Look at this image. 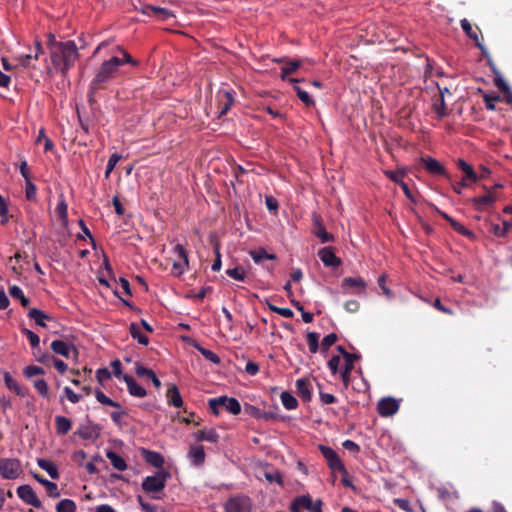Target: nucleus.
Returning <instances> with one entry per match:
<instances>
[{"instance_id": "nucleus-32", "label": "nucleus", "mask_w": 512, "mask_h": 512, "mask_svg": "<svg viewBox=\"0 0 512 512\" xmlns=\"http://www.w3.org/2000/svg\"><path fill=\"white\" fill-rule=\"evenodd\" d=\"M279 62H285L286 65L281 68L280 78L285 80L289 74L294 73L301 65V60H279Z\"/></svg>"}, {"instance_id": "nucleus-5", "label": "nucleus", "mask_w": 512, "mask_h": 512, "mask_svg": "<svg viewBox=\"0 0 512 512\" xmlns=\"http://www.w3.org/2000/svg\"><path fill=\"white\" fill-rule=\"evenodd\" d=\"M21 463L16 458H0V475L4 479L14 480L21 474Z\"/></svg>"}, {"instance_id": "nucleus-28", "label": "nucleus", "mask_w": 512, "mask_h": 512, "mask_svg": "<svg viewBox=\"0 0 512 512\" xmlns=\"http://www.w3.org/2000/svg\"><path fill=\"white\" fill-rule=\"evenodd\" d=\"M37 464L41 469L45 470L52 479H59L60 474L58 467L53 462L47 459L39 458L37 459Z\"/></svg>"}, {"instance_id": "nucleus-46", "label": "nucleus", "mask_w": 512, "mask_h": 512, "mask_svg": "<svg viewBox=\"0 0 512 512\" xmlns=\"http://www.w3.org/2000/svg\"><path fill=\"white\" fill-rule=\"evenodd\" d=\"M318 338H319V335L316 332H308L306 335L309 351L312 354L317 353L319 350Z\"/></svg>"}, {"instance_id": "nucleus-43", "label": "nucleus", "mask_w": 512, "mask_h": 512, "mask_svg": "<svg viewBox=\"0 0 512 512\" xmlns=\"http://www.w3.org/2000/svg\"><path fill=\"white\" fill-rule=\"evenodd\" d=\"M489 64H490V67H491V70L492 72L494 73L495 75V78H494V84L495 86L501 91V92H507L508 89H510V87L508 86V84L505 82V80L502 78L501 74L499 73V71L496 69V67L489 61Z\"/></svg>"}, {"instance_id": "nucleus-54", "label": "nucleus", "mask_w": 512, "mask_h": 512, "mask_svg": "<svg viewBox=\"0 0 512 512\" xmlns=\"http://www.w3.org/2000/svg\"><path fill=\"white\" fill-rule=\"evenodd\" d=\"M22 333L27 337V339L30 342V345L33 348H36V347L39 346L40 338H39V336L36 333H34L33 331H31V330H29L27 328H23L22 329Z\"/></svg>"}, {"instance_id": "nucleus-40", "label": "nucleus", "mask_w": 512, "mask_h": 512, "mask_svg": "<svg viewBox=\"0 0 512 512\" xmlns=\"http://www.w3.org/2000/svg\"><path fill=\"white\" fill-rule=\"evenodd\" d=\"M59 219L63 222V224H67L68 222V205L63 196L60 197V200L55 209Z\"/></svg>"}, {"instance_id": "nucleus-12", "label": "nucleus", "mask_w": 512, "mask_h": 512, "mask_svg": "<svg viewBox=\"0 0 512 512\" xmlns=\"http://www.w3.org/2000/svg\"><path fill=\"white\" fill-rule=\"evenodd\" d=\"M421 161L423 162L424 167L429 174L434 176H444L448 178V173L445 167L435 158L429 156L426 158H421Z\"/></svg>"}, {"instance_id": "nucleus-4", "label": "nucleus", "mask_w": 512, "mask_h": 512, "mask_svg": "<svg viewBox=\"0 0 512 512\" xmlns=\"http://www.w3.org/2000/svg\"><path fill=\"white\" fill-rule=\"evenodd\" d=\"M303 509L309 512H322V501L318 499L314 502L309 495H301L290 504L291 512H302Z\"/></svg>"}, {"instance_id": "nucleus-48", "label": "nucleus", "mask_w": 512, "mask_h": 512, "mask_svg": "<svg viewBox=\"0 0 512 512\" xmlns=\"http://www.w3.org/2000/svg\"><path fill=\"white\" fill-rule=\"evenodd\" d=\"M226 274L238 281H244L246 277V273L243 267L237 266L235 268L227 269Z\"/></svg>"}, {"instance_id": "nucleus-61", "label": "nucleus", "mask_w": 512, "mask_h": 512, "mask_svg": "<svg viewBox=\"0 0 512 512\" xmlns=\"http://www.w3.org/2000/svg\"><path fill=\"white\" fill-rule=\"evenodd\" d=\"M340 361V357L336 355L332 356L331 359L328 361V367L333 375H335L338 372Z\"/></svg>"}, {"instance_id": "nucleus-21", "label": "nucleus", "mask_w": 512, "mask_h": 512, "mask_svg": "<svg viewBox=\"0 0 512 512\" xmlns=\"http://www.w3.org/2000/svg\"><path fill=\"white\" fill-rule=\"evenodd\" d=\"M4 382L7 388L14 393H16L20 397H25L28 394V389L22 385H20L13 377L6 372L4 374Z\"/></svg>"}, {"instance_id": "nucleus-14", "label": "nucleus", "mask_w": 512, "mask_h": 512, "mask_svg": "<svg viewBox=\"0 0 512 512\" xmlns=\"http://www.w3.org/2000/svg\"><path fill=\"white\" fill-rule=\"evenodd\" d=\"M496 201L495 193L492 190H489L485 195L474 197L472 199V203L478 211H482L487 207H490Z\"/></svg>"}, {"instance_id": "nucleus-15", "label": "nucleus", "mask_w": 512, "mask_h": 512, "mask_svg": "<svg viewBox=\"0 0 512 512\" xmlns=\"http://www.w3.org/2000/svg\"><path fill=\"white\" fill-rule=\"evenodd\" d=\"M313 224L315 227V235L320 239L322 243H327L334 240L333 235L326 231L319 215L313 214Z\"/></svg>"}, {"instance_id": "nucleus-58", "label": "nucleus", "mask_w": 512, "mask_h": 512, "mask_svg": "<svg viewBox=\"0 0 512 512\" xmlns=\"http://www.w3.org/2000/svg\"><path fill=\"white\" fill-rule=\"evenodd\" d=\"M208 405L214 415L218 416L220 414L219 407L222 405V400L219 397L209 399Z\"/></svg>"}, {"instance_id": "nucleus-63", "label": "nucleus", "mask_w": 512, "mask_h": 512, "mask_svg": "<svg viewBox=\"0 0 512 512\" xmlns=\"http://www.w3.org/2000/svg\"><path fill=\"white\" fill-rule=\"evenodd\" d=\"M111 367H112L114 376L117 377L118 379H122V377L124 375L122 374V365H121L120 360L119 359L113 360L111 362Z\"/></svg>"}, {"instance_id": "nucleus-52", "label": "nucleus", "mask_w": 512, "mask_h": 512, "mask_svg": "<svg viewBox=\"0 0 512 512\" xmlns=\"http://www.w3.org/2000/svg\"><path fill=\"white\" fill-rule=\"evenodd\" d=\"M44 373L45 371L43 368L35 365H29L25 367L23 370V375L28 379L32 378L35 375H42Z\"/></svg>"}, {"instance_id": "nucleus-19", "label": "nucleus", "mask_w": 512, "mask_h": 512, "mask_svg": "<svg viewBox=\"0 0 512 512\" xmlns=\"http://www.w3.org/2000/svg\"><path fill=\"white\" fill-rule=\"evenodd\" d=\"M188 457L194 466H201L205 461V451L202 445H192L188 452Z\"/></svg>"}, {"instance_id": "nucleus-3", "label": "nucleus", "mask_w": 512, "mask_h": 512, "mask_svg": "<svg viewBox=\"0 0 512 512\" xmlns=\"http://www.w3.org/2000/svg\"><path fill=\"white\" fill-rule=\"evenodd\" d=\"M170 477V472L167 470H159L153 476H147L142 482V489L147 492H160L166 486V481Z\"/></svg>"}, {"instance_id": "nucleus-16", "label": "nucleus", "mask_w": 512, "mask_h": 512, "mask_svg": "<svg viewBox=\"0 0 512 512\" xmlns=\"http://www.w3.org/2000/svg\"><path fill=\"white\" fill-rule=\"evenodd\" d=\"M51 350L58 355L68 358L70 356V352L73 351L77 356L78 352L74 346H70L68 343L62 340H54L50 345Z\"/></svg>"}, {"instance_id": "nucleus-29", "label": "nucleus", "mask_w": 512, "mask_h": 512, "mask_svg": "<svg viewBox=\"0 0 512 512\" xmlns=\"http://www.w3.org/2000/svg\"><path fill=\"white\" fill-rule=\"evenodd\" d=\"M141 12L146 15H151V13L155 15H159L163 20H166L173 16L172 12L166 8H162L159 6L153 5H145L143 6Z\"/></svg>"}, {"instance_id": "nucleus-44", "label": "nucleus", "mask_w": 512, "mask_h": 512, "mask_svg": "<svg viewBox=\"0 0 512 512\" xmlns=\"http://www.w3.org/2000/svg\"><path fill=\"white\" fill-rule=\"evenodd\" d=\"M76 503L71 499H62L56 505V512H76Z\"/></svg>"}, {"instance_id": "nucleus-50", "label": "nucleus", "mask_w": 512, "mask_h": 512, "mask_svg": "<svg viewBox=\"0 0 512 512\" xmlns=\"http://www.w3.org/2000/svg\"><path fill=\"white\" fill-rule=\"evenodd\" d=\"M122 156L117 154V153H113L109 160H108V163L106 165V170H105V177L108 178L111 174V172L114 170L115 166L117 165V163L121 160Z\"/></svg>"}, {"instance_id": "nucleus-8", "label": "nucleus", "mask_w": 512, "mask_h": 512, "mask_svg": "<svg viewBox=\"0 0 512 512\" xmlns=\"http://www.w3.org/2000/svg\"><path fill=\"white\" fill-rule=\"evenodd\" d=\"M18 497L28 505H31L37 509L42 507V502L37 497L35 491L30 485H21L17 488Z\"/></svg>"}, {"instance_id": "nucleus-7", "label": "nucleus", "mask_w": 512, "mask_h": 512, "mask_svg": "<svg viewBox=\"0 0 512 512\" xmlns=\"http://www.w3.org/2000/svg\"><path fill=\"white\" fill-rule=\"evenodd\" d=\"M224 508L226 512H252V501L248 496L237 495L230 497Z\"/></svg>"}, {"instance_id": "nucleus-31", "label": "nucleus", "mask_w": 512, "mask_h": 512, "mask_svg": "<svg viewBox=\"0 0 512 512\" xmlns=\"http://www.w3.org/2000/svg\"><path fill=\"white\" fill-rule=\"evenodd\" d=\"M72 427V422L65 416L55 417V428L58 435H66Z\"/></svg>"}, {"instance_id": "nucleus-13", "label": "nucleus", "mask_w": 512, "mask_h": 512, "mask_svg": "<svg viewBox=\"0 0 512 512\" xmlns=\"http://www.w3.org/2000/svg\"><path fill=\"white\" fill-rule=\"evenodd\" d=\"M122 380L126 383L127 390L131 396L143 398L147 395V391L132 376L124 374Z\"/></svg>"}, {"instance_id": "nucleus-27", "label": "nucleus", "mask_w": 512, "mask_h": 512, "mask_svg": "<svg viewBox=\"0 0 512 512\" xmlns=\"http://www.w3.org/2000/svg\"><path fill=\"white\" fill-rule=\"evenodd\" d=\"M145 461L155 468H162L164 464V457L155 451L143 450Z\"/></svg>"}, {"instance_id": "nucleus-59", "label": "nucleus", "mask_w": 512, "mask_h": 512, "mask_svg": "<svg viewBox=\"0 0 512 512\" xmlns=\"http://www.w3.org/2000/svg\"><path fill=\"white\" fill-rule=\"evenodd\" d=\"M63 392H64L65 396L67 397V399L71 403L75 404L81 400V396L79 394L75 393L70 387H65L63 389Z\"/></svg>"}, {"instance_id": "nucleus-45", "label": "nucleus", "mask_w": 512, "mask_h": 512, "mask_svg": "<svg viewBox=\"0 0 512 512\" xmlns=\"http://www.w3.org/2000/svg\"><path fill=\"white\" fill-rule=\"evenodd\" d=\"M95 397H96L97 401L103 405L115 407V408L121 407L120 403H118V402L112 400L111 398H109L108 396H106L101 390L95 391Z\"/></svg>"}, {"instance_id": "nucleus-35", "label": "nucleus", "mask_w": 512, "mask_h": 512, "mask_svg": "<svg viewBox=\"0 0 512 512\" xmlns=\"http://www.w3.org/2000/svg\"><path fill=\"white\" fill-rule=\"evenodd\" d=\"M194 437L197 441H208L211 443H216L219 439L218 433L214 429L209 430H199L194 433Z\"/></svg>"}, {"instance_id": "nucleus-34", "label": "nucleus", "mask_w": 512, "mask_h": 512, "mask_svg": "<svg viewBox=\"0 0 512 512\" xmlns=\"http://www.w3.org/2000/svg\"><path fill=\"white\" fill-rule=\"evenodd\" d=\"M249 255L256 264L262 263L263 260H275L277 258L275 254L268 253L264 248L251 250Z\"/></svg>"}, {"instance_id": "nucleus-38", "label": "nucleus", "mask_w": 512, "mask_h": 512, "mask_svg": "<svg viewBox=\"0 0 512 512\" xmlns=\"http://www.w3.org/2000/svg\"><path fill=\"white\" fill-rule=\"evenodd\" d=\"M28 316H29V318L33 319L38 326H41V327L46 326L44 320L50 319V316H48L43 311H41L37 308L30 309V311L28 312Z\"/></svg>"}, {"instance_id": "nucleus-30", "label": "nucleus", "mask_w": 512, "mask_h": 512, "mask_svg": "<svg viewBox=\"0 0 512 512\" xmlns=\"http://www.w3.org/2000/svg\"><path fill=\"white\" fill-rule=\"evenodd\" d=\"M106 457L110 460L112 466L118 471L127 469V463L122 456L112 450L106 451Z\"/></svg>"}, {"instance_id": "nucleus-42", "label": "nucleus", "mask_w": 512, "mask_h": 512, "mask_svg": "<svg viewBox=\"0 0 512 512\" xmlns=\"http://www.w3.org/2000/svg\"><path fill=\"white\" fill-rule=\"evenodd\" d=\"M129 331H130L131 336L134 339H137L139 344L148 345L149 338L146 335L141 333L140 328L136 323L130 324Z\"/></svg>"}, {"instance_id": "nucleus-41", "label": "nucleus", "mask_w": 512, "mask_h": 512, "mask_svg": "<svg viewBox=\"0 0 512 512\" xmlns=\"http://www.w3.org/2000/svg\"><path fill=\"white\" fill-rule=\"evenodd\" d=\"M281 402L287 410L296 409L298 406L297 399L288 391H284L280 395Z\"/></svg>"}, {"instance_id": "nucleus-51", "label": "nucleus", "mask_w": 512, "mask_h": 512, "mask_svg": "<svg viewBox=\"0 0 512 512\" xmlns=\"http://www.w3.org/2000/svg\"><path fill=\"white\" fill-rule=\"evenodd\" d=\"M337 340L338 336L335 333L326 335L321 342V351L326 352Z\"/></svg>"}, {"instance_id": "nucleus-39", "label": "nucleus", "mask_w": 512, "mask_h": 512, "mask_svg": "<svg viewBox=\"0 0 512 512\" xmlns=\"http://www.w3.org/2000/svg\"><path fill=\"white\" fill-rule=\"evenodd\" d=\"M433 110L437 113L438 119H442L447 115V107L442 91L439 98L433 103Z\"/></svg>"}, {"instance_id": "nucleus-56", "label": "nucleus", "mask_w": 512, "mask_h": 512, "mask_svg": "<svg viewBox=\"0 0 512 512\" xmlns=\"http://www.w3.org/2000/svg\"><path fill=\"white\" fill-rule=\"evenodd\" d=\"M135 372H136L137 376L147 377L149 379L155 374L153 370L144 367L140 363H136Z\"/></svg>"}, {"instance_id": "nucleus-64", "label": "nucleus", "mask_w": 512, "mask_h": 512, "mask_svg": "<svg viewBox=\"0 0 512 512\" xmlns=\"http://www.w3.org/2000/svg\"><path fill=\"white\" fill-rule=\"evenodd\" d=\"M360 304L357 300H348L344 303V308L349 313H355L359 310Z\"/></svg>"}, {"instance_id": "nucleus-9", "label": "nucleus", "mask_w": 512, "mask_h": 512, "mask_svg": "<svg viewBox=\"0 0 512 512\" xmlns=\"http://www.w3.org/2000/svg\"><path fill=\"white\" fill-rule=\"evenodd\" d=\"M318 257L326 267L338 268L342 264V260L336 256L334 248L326 246L318 251Z\"/></svg>"}, {"instance_id": "nucleus-10", "label": "nucleus", "mask_w": 512, "mask_h": 512, "mask_svg": "<svg viewBox=\"0 0 512 512\" xmlns=\"http://www.w3.org/2000/svg\"><path fill=\"white\" fill-rule=\"evenodd\" d=\"M400 404L393 397H385L379 400L377 404V411L383 417H389L396 414L399 410Z\"/></svg>"}, {"instance_id": "nucleus-25", "label": "nucleus", "mask_w": 512, "mask_h": 512, "mask_svg": "<svg viewBox=\"0 0 512 512\" xmlns=\"http://www.w3.org/2000/svg\"><path fill=\"white\" fill-rule=\"evenodd\" d=\"M219 399L222 400V405L220 406L225 408L229 413L238 415L241 412L240 402L236 398L220 396Z\"/></svg>"}, {"instance_id": "nucleus-62", "label": "nucleus", "mask_w": 512, "mask_h": 512, "mask_svg": "<svg viewBox=\"0 0 512 512\" xmlns=\"http://www.w3.org/2000/svg\"><path fill=\"white\" fill-rule=\"evenodd\" d=\"M265 204H266L267 209L270 212H276L278 210V207H279L278 201L273 196H266Z\"/></svg>"}, {"instance_id": "nucleus-57", "label": "nucleus", "mask_w": 512, "mask_h": 512, "mask_svg": "<svg viewBox=\"0 0 512 512\" xmlns=\"http://www.w3.org/2000/svg\"><path fill=\"white\" fill-rule=\"evenodd\" d=\"M265 478L270 483H278L280 485L283 484L282 475H281V473L279 471L266 472L265 473Z\"/></svg>"}, {"instance_id": "nucleus-26", "label": "nucleus", "mask_w": 512, "mask_h": 512, "mask_svg": "<svg viewBox=\"0 0 512 512\" xmlns=\"http://www.w3.org/2000/svg\"><path fill=\"white\" fill-rule=\"evenodd\" d=\"M167 402L169 405L180 408L183 400L176 385H171L166 392Z\"/></svg>"}, {"instance_id": "nucleus-49", "label": "nucleus", "mask_w": 512, "mask_h": 512, "mask_svg": "<svg viewBox=\"0 0 512 512\" xmlns=\"http://www.w3.org/2000/svg\"><path fill=\"white\" fill-rule=\"evenodd\" d=\"M197 350L201 353V355L208 361L214 363V364H219L220 363V358L217 354H215L213 351L211 350H208L206 348H203V347H200V346H197L196 347Z\"/></svg>"}, {"instance_id": "nucleus-47", "label": "nucleus", "mask_w": 512, "mask_h": 512, "mask_svg": "<svg viewBox=\"0 0 512 512\" xmlns=\"http://www.w3.org/2000/svg\"><path fill=\"white\" fill-rule=\"evenodd\" d=\"M33 386L42 397L49 399L48 384L44 379L34 380Z\"/></svg>"}, {"instance_id": "nucleus-11", "label": "nucleus", "mask_w": 512, "mask_h": 512, "mask_svg": "<svg viewBox=\"0 0 512 512\" xmlns=\"http://www.w3.org/2000/svg\"><path fill=\"white\" fill-rule=\"evenodd\" d=\"M75 434L84 440H94L100 435V427L95 423L88 422L87 424H81Z\"/></svg>"}, {"instance_id": "nucleus-24", "label": "nucleus", "mask_w": 512, "mask_h": 512, "mask_svg": "<svg viewBox=\"0 0 512 512\" xmlns=\"http://www.w3.org/2000/svg\"><path fill=\"white\" fill-rule=\"evenodd\" d=\"M460 25H461L462 30L466 33V35L469 38L473 39L476 42V46L482 51V53L484 55H486L487 54L486 48L482 45V43H480L479 38H478V33L473 30L470 22L467 19H462L460 21Z\"/></svg>"}, {"instance_id": "nucleus-36", "label": "nucleus", "mask_w": 512, "mask_h": 512, "mask_svg": "<svg viewBox=\"0 0 512 512\" xmlns=\"http://www.w3.org/2000/svg\"><path fill=\"white\" fill-rule=\"evenodd\" d=\"M458 168L465 174V180H470L471 182H476L478 180V175L474 171L473 167L463 159L458 160Z\"/></svg>"}, {"instance_id": "nucleus-1", "label": "nucleus", "mask_w": 512, "mask_h": 512, "mask_svg": "<svg viewBox=\"0 0 512 512\" xmlns=\"http://www.w3.org/2000/svg\"><path fill=\"white\" fill-rule=\"evenodd\" d=\"M80 54L74 41H65L64 44H55L50 53V59L53 69L60 73L63 78L67 77L79 59Z\"/></svg>"}, {"instance_id": "nucleus-37", "label": "nucleus", "mask_w": 512, "mask_h": 512, "mask_svg": "<svg viewBox=\"0 0 512 512\" xmlns=\"http://www.w3.org/2000/svg\"><path fill=\"white\" fill-rule=\"evenodd\" d=\"M9 294L11 295V297L18 299L24 308H27L29 306L30 301L27 297H25L22 289L19 286H11L9 288Z\"/></svg>"}, {"instance_id": "nucleus-53", "label": "nucleus", "mask_w": 512, "mask_h": 512, "mask_svg": "<svg viewBox=\"0 0 512 512\" xmlns=\"http://www.w3.org/2000/svg\"><path fill=\"white\" fill-rule=\"evenodd\" d=\"M501 97L499 95H490V94H484L483 95V101L485 103V107L487 110H495V102L500 101Z\"/></svg>"}, {"instance_id": "nucleus-6", "label": "nucleus", "mask_w": 512, "mask_h": 512, "mask_svg": "<svg viewBox=\"0 0 512 512\" xmlns=\"http://www.w3.org/2000/svg\"><path fill=\"white\" fill-rule=\"evenodd\" d=\"M319 451L327 461V465L333 472H340L344 475L347 474V470L341 461L340 457L334 449L329 446L319 445Z\"/></svg>"}, {"instance_id": "nucleus-20", "label": "nucleus", "mask_w": 512, "mask_h": 512, "mask_svg": "<svg viewBox=\"0 0 512 512\" xmlns=\"http://www.w3.org/2000/svg\"><path fill=\"white\" fill-rule=\"evenodd\" d=\"M439 214L451 225V227L458 232L460 235L473 238L474 233L467 229L464 225H462L457 220L453 219L451 216H449L447 213L439 212Z\"/></svg>"}, {"instance_id": "nucleus-18", "label": "nucleus", "mask_w": 512, "mask_h": 512, "mask_svg": "<svg viewBox=\"0 0 512 512\" xmlns=\"http://www.w3.org/2000/svg\"><path fill=\"white\" fill-rule=\"evenodd\" d=\"M341 287L344 293H348L350 288H355L360 293L365 290L366 283L361 277H346L343 279Z\"/></svg>"}, {"instance_id": "nucleus-22", "label": "nucleus", "mask_w": 512, "mask_h": 512, "mask_svg": "<svg viewBox=\"0 0 512 512\" xmlns=\"http://www.w3.org/2000/svg\"><path fill=\"white\" fill-rule=\"evenodd\" d=\"M360 358L359 355L355 354L347 359H345V364L340 371L341 379L344 385L347 387L350 382V375L354 368V362Z\"/></svg>"}, {"instance_id": "nucleus-2", "label": "nucleus", "mask_w": 512, "mask_h": 512, "mask_svg": "<svg viewBox=\"0 0 512 512\" xmlns=\"http://www.w3.org/2000/svg\"><path fill=\"white\" fill-rule=\"evenodd\" d=\"M119 68V57L116 56L104 61L99 66L88 88L87 97L90 104L95 102V94L100 90L107 89L109 83L117 77Z\"/></svg>"}, {"instance_id": "nucleus-33", "label": "nucleus", "mask_w": 512, "mask_h": 512, "mask_svg": "<svg viewBox=\"0 0 512 512\" xmlns=\"http://www.w3.org/2000/svg\"><path fill=\"white\" fill-rule=\"evenodd\" d=\"M219 96L221 97L219 113H220V116H222V115H225L230 110V108L233 106L234 98L229 91H224Z\"/></svg>"}, {"instance_id": "nucleus-23", "label": "nucleus", "mask_w": 512, "mask_h": 512, "mask_svg": "<svg viewBox=\"0 0 512 512\" xmlns=\"http://www.w3.org/2000/svg\"><path fill=\"white\" fill-rule=\"evenodd\" d=\"M297 393L304 402L311 400V384L306 378H300L296 381Z\"/></svg>"}, {"instance_id": "nucleus-17", "label": "nucleus", "mask_w": 512, "mask_h": 512, "mask_svg": "<svg viewBox=\"0 0 512 512\" xmlns=\"http://www.w3.org/2000/svg\"><path fill=\"white\" fill-rule=\"evenodd\" d=\"M42 52H43V50H42L41 42L39 40H37L35 42V54L34 55H32V54L20 55V56L16 57V59L18 60L19 64L23 68H31V67H34V65H32V60H38V58Z\"/></svg>"}, {"instance_id": "nucleus-55", "label": "nucleus", "mask_w": 512, "mask_h": 512, "mask_svg": "<svg viewBox=\"0 0 512 512\" xmlns=\"http://www.w3.org/2000/svg\"><path fill=\"white\" fill-rule=\"evenodd\" d=\"M122 58H119L120 66L123 64H130L134 67L139 65V62L132 58V56L125 50L121 49Z\"/></svg>"}, {"instance_id": "nucleus-60", "label": "nucleus", "mask_w": 512, "mask_h": 512, "mask_svg": "<svg viewBox=\"0 0 512 512\" xmlns=\"http://www.w3.org/2000/svg\"><path fill=\"white\" fill-rule=\"evenodd\" d=\"M438 498L442 501L451 499L453 496V493L446 487L440 486L436 489Z\"/></svg>"}]
</instances>
